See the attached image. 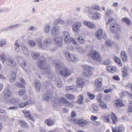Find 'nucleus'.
<instances>
[{
	"instance_id": "obj_19",
	"label": "nucleus",
	"mask_w": 132,
	"mask_h": 132,
	"mask_svg": "<svg viewBox=\"0 0 132 132\" xmlns=\"http://www.w3.org/2000/svg\"><path fill=\"white\" fill-rule=\"evenodd\" d=\"M16 59L19 63L21 64V67L24 68L26 64L24 58L21 56L18 55L16 57Z\"/></svg>"
},
{
	"instance_id": "obj_49",
	"label": "nucleus",
	"mask_w": 132,
	"mask_h": 132,
	"mask_svg": "<svg viewBox=\"0 0 132 132\" xmlns=\"http://www.w3.org/2000/svg\"><path fill=\"white\" fill-rule=\"evenodd\" d=\"M114 59L115 60V62L118 63V65L120 66L122 65V64L121 62L120 59L118 57L116 56H114Z\"/></svg>"
},
{
	"instance_id": "obj_1",
	"label": "nucleus",
	"mask_w": 132,
	"mask_h": 132,
	"mask_svg": "<svg viewBox=\"0 0 132 132\" xmlns=\"http://www.w3.org/2000/svg\"><path fill=\"white\" fill-rule=\"evenodd\" d=\"M37 65L40 68L44 70V72L43 73L44 75H47L49 78H51L50 79L56 82V85L57 87H62L63 86L62 82L58 77L53 76L51 72L50 67L46 63L44 57L42 56L39 58L38 60Z\"/></svg>"
},
{
	"instance_id": "obj_37",
	"label": "nucleus",
	"mask_w": 132,
	"mask_h": 132,
	"mask_svg": "<svg viewBox=\"0 0 132 132\" xmlns=\"http://www.w3.org/2000/svg\"><path fill=\"white\" fill-rule=\"evenodd\" d=\"M121 57L123 61H126L127 59L126 53L124 51H122L121 53Z\"/></svg>"
},
{
	"instance_id": "obj_22",
	"label": "nucleus",
	"mask_w": 132,
	"mask_h": 132,
	"mask_svg": "<svg viewBox=\"0 0 132 132\" xmlns=\"http://www.w3.org/2000/svg\"><path fill=\"white\" fill-rule=\"evenodd\" d=\"M4 96L5 97V102L6 100L11 97V95L10 89L7 87L5 88L4 91Z\"/></svg>"
},
{
	"instance_id": "obj_38",
	"label": "nucleus",
	"mask_w": 132,
	"mask_h": 132,
	"mask_svg": "<svg viewBox=\"0 0 132 132\" xmlns=\"http://www.w3.org/2000/svg\"><path fill=\"white\" fill-rule=\"evenodd\" d=\"M39 55V54L36 52H32L31 53V57L32 58L35 60H36Z\"/></svg>"
},
{
	"instance_id": "obj_15",
	"label": "nucleus",
	"mask_w": 132,
	"mask_h": 132,
	"mask_svg": "<svg viewBox=\"0 0 132 132\" xmlns=\"http://www.w3.org/2000/svg\"><path fill=\"white\" fill-rule=\"evenodd\" d=\"M21 53L25 56H29V52L27 46L25 44H22L21 45Z\"/></svg>"
},
{
	"instance_id": "obj_61",
	"label": "nucleus",
	"mask_w": 132,
	"mask_h": 132,
	"mask_svg": "<svg viewBox=\"0 0 132 132\" xmlns=\"http://www.w3.org/2000/svg\"><path fill=\"white\" fill-rule=\"evenodd\" d=\"M23 69L27 72L29 73L31 72L30 68L28 66H26V65L24 67V68Z\"/></svg>"
},
{
	"instance_id": "obj_39",
	"label": "nucleus",
	"mask_w": 132,
	"mask_h": 132,
	"mask_svg": "<svg viewBox=\"0 0 132 132\" xmlns=\"http://www.w3.org/2000/svg\"><path fill=\"white\" fill-rule=\"evenodd\" d=\"M18 122L22 127L27 128L28 127L27 123L25 121L19 120H18Z\"/></svg>"
},
{
	"instance_id": "obj_47",
	"label": "nucleus",
	"mask_w": 132,
	"mask_h": 132,
	"mask_svg": "<svg viewBox=\"0 0 132 132\" xmlns=\"http://www.w3.org/2000/svg\"><path fill=\"white\" fill-rule=\"evenodd\" d=\"M7 43L6 40L4 39H1L0 40V47H2L5 45Z\"/></svg>"
},
{
	"instance_id": "obj_41",
	"label": "nucleus",
	"mask_w": 132,
	"mask_h": 132,
	"mask_svg": "<svg viewBox=\"0 0 132 132\" xmlns=\"http://www.w3.org/2000/svg\"><path fill=\"white\" fill-rule=\"evenodd\" d=\"M90 8L92 9H93L97 11H100L101 10L100 6L97 4L93 5L90 7Z\"/></svg>"
},
{
	"instance_id": "obj_45",
	"label": "nucleus",
	"mask_w": 132,
	"mask_h": 132,
	"mask_svg": "<svg viewBox=\"0 0 132 132\" xmlns=\"http://www.w3.org/2000/svg\"><path fill=\"white\" fill-rule=\"evenodd\" d=\"M16 77V73L13 72L12 73L10 77V81L11 82H13L14 81Z\"/></svg>"
},
{
	"instance_id": "obj_60",
	"label": "nucleus",
	"mask_w": 132,
	"mask_h": 132,
	"mask_svg": "<svg viewBox=\"0 0 132 132\" xmlns=\"http://www.w3.org/2000/svg\"><path fill=\"white\" fill-rule=\"evenodd\" d=\"M100 106L102 108L104 109H106L107 108V105L105 103L101 102L100 104Z\"/></svg>"
},
{
	"instance_id": "obj_51",
	"label": "nucleus",
	"mask_w": 132,
	"mask_h": 132,
	"mask_svg": "<svg viewBox=\"0 0 132 132\" xmlns=\"http://www.w3.org/2000/svg\"><path fill=\"white\" fill-rule=\"evenodd\" d=\"M105 43L106 45L110 47L112 46L113 45L112 42L110 40H106L105 42Z\"/></svg>"
},
{
	"instance_id": "obj_33",
	"label": "nucleus",
	"mask_w": 132,
	"mask_h": 132,
	"mask_svg": "<svg viewBox=\"0 0 132 132\" xmlns=\"http://www.w3.org/2000/svg\"><path fill=\"white\" fill-rule=\"evenodd\" d=\"M51 29V26L48 24H46L44 27L43 31L45 32L48 34L50 32Z\"/></svg>"
},
{
	"instance_id": "obj_42",
	"label": "nucleus",
	"mask_w": 132,
	"mask_h": 132,
	"mask_svg": "<svg viewBox=\"0 0 132 132\" xmlns=\"http://www.w3.org/2000/svg\"><path fill=\"white\" fill-rule=\"evenodd\" d=\"M84 96L80 94L78 96L77 102L79 104H82L83 103Z\"/></svg>"
},
{
	"instance_id": "obj_57",
	"label": "nucleus",
	"mask_w": 132,
	"mask_h": 132,
	"mask_svg": "<svg viewBox=\"0 0 132 132\" xmlns=\"http://www.w3.org/2000/svg\"><path fill=\"white\" fill-rule=\"evenodd\" d=\"M23 114H24L25 117L28 118L30 115L29 114L30 111H29L24 110L22 111Z\"/></svg>"
},
{
	"instance_id": "obj_30",
	"label": "nucleus",
	"mask_w": 132,
	"mask_h": 132,
	"mask_svg": "<svg viewBox=\"0 0 132 132\" xmlns=\"http://www.w3.org/2000/svg\"><path fill=\"white\" fill-rule=\"evenodd\" d=\"M65 23V22L64 21L60 18H57L54 22V24L55 25L59 24H64Z\"/></svg>"
},
{
	"instance_id": "obj_9",
	"label": "nucleus",
	"mask_w": 132,
	"mask_h": 132,
	"mask_svg": "<svg viewBox=\"0 0 132 132\" xmlns=\"http://www.w3.org/2000/svg\"><path fill=\"white\" fill-rule=\"evenodd\" d=\"M65 55L66 59L70 62H75L78 60V57L76 55L68 52H65Z\"/></svg>"
},
{
	"instance_id": "obj_50",
	"label": "nucleus",
	"mask_w": 132,
	"mask_h": 132,
	"mask_svg": "<svg viewBox=\"0 0 132 132\" xmlns=\"http://www.w3.org/2000/svg\"><path fill=\"white\" fill-rule=\"evenodd\" d=\"M92 109L93 112L94 113H97L99 111L97 106L95 104L93 105Z\"/></svg>"
},
{
	"instance_id": "obj_32",
	"label": "nucleus",
	"mask_w": 132,
	"mask_h": 132,
	"mask_svg": "<svg viewBox=\"0 0 132 132\" xmlns=\"http://www.w3.org/2000/svg\"><path fill=\"white\" fill-rule=\"evenodd\" d=\"M6 63L8 64H10L11 66L13 67L16 65V62L11 58H9L7 59L6 61Z\"/></svg>"
},
{
	"instance_id": "obj_24",
	"label": "nucleus",
	"mask_w": 132,
	"mask_h": 132,
	"mask_svg": "<svg viewBox=\"0 0 132 132\" xmlns=\"http://www.w3.org/2000/svg\"><path fill=\"white\" fill-rule=\"evenodd\" d=\"M32 102L31 100H29L26 102H22L19 104L18 107L20 108H23L28 105L32 104Z\"/></svg>"
},
{
	"instance_id": "obj_26",
	"label": "nucleus",
	"mask_w": 132,
	"mask_h": 132,
	"mask_svg": "<svg viewBox=\"0 0 132 132\" xmlns=\"http://www.w3.org/2000/svg\"><path fill=\"white\" fill-rule=\"evenodd\" d=\"M77 86L79 88H82L84 85V80L83 78H78L77 79Z\"/></svg>"
},
{
	"instance_id": "obj_20",
	"label": "nucleus",
	"mask_w": 132,
	"mask_h": 132,
	"mask_svg": "<svg viewBox=\"0 0 132 132\" xmlns=\"http://www.w3.org/2000/svg\"><path fill=\"white\" fill-rule=\"evenodd\" d=\"M62 34L65 43L67 44L69 43L70 35L69 33L66 31H64L62 32Z\"/></svg>"
},
{
	"instance_id": "obj_34",
	"label": "nucleus",
	"mask_w": 132,
	"mask_h": 132,
	"mask_svg": "<svg viewBox=\"0 0 132 132\" xmlns=\"http://www.w3.org/2000/svg\"><path fill=\"white\" fill-rule=\"evenodd\" d=\"M115 105L116 107H120L124 106L122 101L119 99H117L115 101Z\"/></svg>"
},
{
	"instance_id": "obj_44",
	"label": "nucleus",
	"mask_w": 132,
	"mask_h": 132,
	"mask_svg": "<svg viewBox=\"0 0 132 132\" xmlns=\"http://www.w3.org/2000/svg\"><path fill=\"white\" fill-rule=\"evenodd\" d=\"M113 10L111 9H108L105 12V15L106 16H109L113 13Z\"/></svg>"
},
{
	"instance_id": "obj_21",
	"label": "nucleus",
	"mask_w": 132,
	"mask_h": 132,
	"mask_svg": "<svg viewBox=\"0 0 132 132\" xmlns=\"http://www.w3.org/2000/svg\"><path fill=\"white\" fill-rule=\"evenodd\" d=\"M59 29L57 27L54 26L53 27L52 29L51 30V33L52 35L54 37L59 36Z\"/></svg>"
},
{
	"instance_id": "obj_54",
	"label": "nucleus",
	"mask_w": 132,
	"mask_h": 132,
	"mask_svg": "<svg viewBox=\"0 0 132 132\" xmlns=\"http://www.w3.org/2000/svg\"><path fill=\"white\" fill-rule=\"evenodd\" d=\"M127 111L128 112H132V101L129 103L128 108V109Z\"/></svg>"
},
{
	"instance_id": "obj_40",
	"label": "nucleus",
	"mask_w": 132,
	"mask_h": 132,
	"mask_svg": "<svg viewBox=\"0 0 132 132\" xmlns=\"http://www.w3.org/2000/svg\"><path fill=\"white\" fill-rule=\"evenodd\" d=\"M45 123L48 126H51L54 123V120L52 119H47L45 120Z\"/></svg>"
},
{
	"instance_id": "obj_36",
	"label": "nucleus",
	"mask_w": 132,
	"mask_h": 132,
	"mask_svg": "<svg viewBox=\"0 0 132 132\" xmlns=\"http://www.w3.org/2000/svg\"><path fill=\"white\" fill-rule=\"evenodd\" d=\"M101 119L105 122H110L109 116L107 115H105L101 117Z\"/></svg>"
},
{
	"instance_id": "obj_63",
	"label": "nucleus",
	"mask_w": 132,
	"mask_h": 132,
	"mask_svg": "<svg viewBox=\"0 0 132 132\" xmlns=\"http://www.w3.org/2000/svg\"><path fill=\"white\" fill-rule=\"evenodd\" d=\"M65 105L70 107H73V104L71 103L69 101H67Z\"/></svg>"
},
{
	"instance_id": "obj_2",
	"label": "nucleus",
	"mask_w": 132,
	"mask_h": 132,
	"mask_svg": "<svg viewBox=\"0 0 132 132\" xmlns=\"http://www.w3.org/2000/svg\"><path fill=\"white\" fill-rule=\"evenodd\" d=\"M53 64L55 66L56 73L63 77L67 78L71 74V70L68 69L65 65L61 62H55Z\"/></svg>"
},
{
	"instance_id": "obj_11",
	"label": "nucleus",
	"mask_w": 132,
	"mask_h": 132,
	"mask_svg": "<svg viewBox=\"0 0 132 132\" xmlns=\"http://www.w3.org/2000/svg\"><path fill=\"white\" fill-rule=\"evenodd\" d=\"M82 26V24L80 22L77 21L72 25V29L74 32L78 33H79L80 29Z\"/></svg>"
},
{
	"instance_id": "obj_14",
	"label": "nucleus",
	"mask_w": 132,
	"mask_h": 132,
	"mask_svg": "<svg viewBox=\"0 0 132 132\" xmlns=\"http://www.w3.org/2000/svg\"><path fill=\"white\" fill-rule=\"evenodd\" d=\"M72 121L74 124H78L82 126H84L87 123L86 120L82 119L79 120L74 119L72 120Z\"/></svg>"
},
{
	"instance_id": "obj_25",
	"label": "nucleus",
	"mask_w": 132,
	"mask_h": 132,
	"mask_svg": "<svg viewBox=\"0 0 132 132\" xmlns=\"http://www.w3.org/2000/svg\"><path fill=\"white\" fill-rule=\"evenodd\" d=\"M107 69L109 72L111 73H115L118 71V68L116 67L112 66L107 67Z\"/></svg>"
},
{
	"instance_id": "obj_56",
	"label": "nucleus",
	"mask_w": 132,
	"mask_h": 132,
	"mask_svg": "<svg viewBox=\"0 0 132 132\" xmlns=\"http://www.w3.org/2000/svg\"><path fill=\"white\" fill-rule=\"evenodd\" d=\"M130 93L126 92H122L120 94V95L121 97H123L125 96L127 94H129Z\"/></svg>"
},
{
	"instance_id": "obj_10",
	"label": "nucleus",
	"mask_w": 132,
	"mask_h": 132,
	"mask_svg": "<svg viewBox=\"0 0 132 132\" xmlns=\"http://www.w3.org/2000/svg\"><path fill=\"white\" fill-rule=\"evenodd\" d=\"M67 101L64 97H60V98H59L58 97H56L54 98L53 100L54 103V105L55 107H56L61 103H63L65 105Z\"/></svg>"
},
{
	"instance_id": "obj_64",
	"label": "nucleus",
	"mask_w": 132,
	"mask_h": 132,
	"mask_svg": "<svg viewBox=\"0 0 132 132\" xmlns=\"http://www.w3.org/2000/svg\"><path fill=\"white\" fill-rule=\"evenodd\" d=\"M122 75L123 77H126L127 75V70L125 69H123L122 71Z\"/></svg>"
},
{
	"instance_id": "obj_8",
	"label": "nucleus",
	"mask_w": 132,
	"mask_h": 132,
	"mask_svg": "<svg viewBox=\"0 0 132 132\" xmlns=\"http://www.w3.org/2000/svg\"><path fill=\"white\" fill-rule=\"evenodd\" d=\"M111 32L113 34L119 33L121 32L120 26L117 23H112L110 27Z\"/></svg>"
},
{
	"instance_id": "obj_6",
	"label": "nucleus",
	"mask_w": 132,
	"mask_h": 132,
	"mask_svg": "<svg viewBox=\"0 0 132 132\" xmlns=\"http://www.w3.org/2000/svg\"><path fill=\"white\" fill-rule=\"evenodd\" d=\"M81 67L84 70L85 76L90 77L92 74V70L94 69V68L87 65H82Z\"/></svg>"
},
{
	"instance_id": "obj_23",
	"label": "nucleus",
	"mask_w": 132,
	"mask_h": 132,
	"mask_svg": "<svg viewBox=\"0 0 132 132\" xmlns=\"http://www.w3.org/2000/svg\"><path fill=\"white\" fill-rule=\"evenodd\" d=\"M34 88L37 91L39 92L41 88V84L39 81L36 80L34 81Z\"/></svg>"
},
{
	"instance_id": "obj_53",
	"label": "nucleus",
	"mask_w": 132,
	"mask_h": 132,
	"mask_svg": "<svg viewBox=\"0 0 132 132\" xmlns=\"http://www.w3.org/2000/svg\"><path fill=\"white\" fill-rule=\"evenodd\" d=\"M122 21L125 22L127 24L129 25L130 24V20L127 18H123L122 19Z\"/></svg>"
},
{
	"instance_id": "obj_62",
	"label": "nucleus",
	"mask_w": 132,
	"mask_h": 132,
	"mask_svg": "<svg viewBox=\"0 0 132 132\" xmlns=\"http://www.w3.org/2000/svg\"><path fill=\"white\" fill-rule=\"evenodd\" d=\"M110 60L108 59L106 60L105 61L103 62V63L104 64L106 65H108L110 64Z\"/></svg>"
},
{
	"instance_id": "obj_58",
	"label": "nucleus",
	"mask_w": 132,
	"mask_h": 132,
	"mask_svg": "<svg viewBox=\"0 0 132 132\" xmlns=\"http://www.w3.org/2000/svg\"><path fill=\"white\" fill-rule=\"evenodd\" d=\"M20 26V25L19 24H16L11 25L8 27V28L10 29L11 28H14Z\"/></svg>"
},
{
	"instance_id": "obj_29",
	"label": "nucleus",
	"mask_w": 132,
	"mask_h": 132,
	"mask_svg": "<svg viewBox=\"0 0 132 132\" xmlns=\"http://www.w3.org/2000/svg\"><path fill=\"white\" fill-rule=\"evenodd\" d=\"M113 132H124L125 129L123 127L120 126L118 127H112Z\"/></svg>"
},
{
	"instance_id": "obj_5",
	"label": "nucleus",
	"mask_w": 132,
	"mask_h": 132,
	"mask_svg": "<svg viewBox=\"0 0 132 132\" xmlns=\"http://www.w3.org/2000/svg\"><path fill=\"white\" fill-rule=\"evenodd\" d=\"M86 11H84V12H88L89 14L88 15L89 17L93 20H97L100 19L101 17L100 13L97 12H93L89 10V6L86 7L85 8Z\"/></svg>"
},
{
	"instance_id": "obj_46",
	"label": "nucleus",
	"mask_w": 132,
	"mask_h": 132,
	"mask_svg": "<svg viewBox=\"0 0 132 132\" xmlns=\"http://www.w3.org/2000/svg\"><path fill=\"white\" fill-rule=\"evenodd\" d=\"M77 40L81 44H84L85 42V39L81 36H78Z\"/></svg>"
},
{
	"instance_id": "obj_12",
	"label": "nucleus",
	"mask_w": 132,
	"mask_h": 132,
	"mask_svg": "<svg viewBox=\"0 0 132 132\" xmlns=\"http://www.w3.org/2000/svg\"><path fill=\"white\" fill-rule=\"evenodd\" d=\"M102 79L99 78L96 79L95 81V84L96 87V91H101L103 90V88H102Z\"/></svg>"
},
{
	"instance_id": "obj_31",
	"label": "nucleus",
	"mask_w": 132,
	"mask_h": 132,
	"mask_svg": "<svg viewBox=\"0 0 132 132\" xmlns=\"http://www.w3.org/2000/svg\"><path fill=\"white\" fill-rule=\"evenodd\" d=\"M19 80L21 82H17L15 83V85L18 87L23 88L24 87V84L25 83V80L22 78H20Z\"/></svg>"
},
{
	"instance_id": "obj_7",
	"label": "nucleus",
	"mask_w": 132,
	"mask_h": 132,
	"mask_svg": "<svg viewBox=\"0 0 132 132\" xmlns=\"http://www.w3.org/2000/svg\"><path fill=\"white\" fill-rule=\"evenodd\" d=\"M95 35L97 39L98 40H101L102 38L105 39L106 38V33L103 31L102 28H100L95 32Z\"/></svg>"
},
{
	"instance_id": "obj_59",
	"label": "nucleus",
	"mask_w": 132,
	"mask_h": 132,
	"mask_svg": "<svg viewBox=\"0 0 132 132\" xmlns=\"http://www.w3.org/2000/svg\"><path fill=\"white\" fill-rule=\"evenodd\" d=\"M87 94L88 96V98L90 99H93L95 98V95L93 94H91L90 93H87Z\"/></svg>"
},
{
	"instance_id": "obj_4",
	"label": "nucleus",
	"mask_w": 132,
	"mask_h": 132,
	"mask_svg": "<svg viewBox=\"0 0 132 132\" xmlns=\"http://www.w3.org/2000/svg\"><path fill=\"white\" fill-rule=\"evenodd\" d=\"M88 56L96 61L99 62L102 60L101 55L98 52L95 50H91Z\"/></svg>"
},
{
	"instance_id": "obj_35",
	"label": "nucleus",
	"mask_w": 132,
	"mask_h": 132,
	"mask_svg": "<svg viewBox=\"0 0 132 132\" xmlns=\"http://www.w3.org/2000/svg\"><path fill=\"white\" fill-rule=\"evenodd\" d=\"M0 59L3 64L4 63L5 61H6L7 57L4 53H1L0 54Z\"/></svg>"
},
{
	"instance_id": "obj_27",
	"label": "nucleus",
	"mask_w": 132,
	"mask_h": 132,
	"mask_svg": "<svg viewBox=\"0 0 132 132\" xmlns=\"http://www.w3.org/2000/svg\"><path fill=\"white\" fill-rule=\"evenodd\" d=\"M111 119L112 120V123L115 124L117 123L119 121L115 113L112 112L110 114Z\"/></svg>"
},
{
	"instance_id": "obj_55",
	"label": "nucleus",
	"mask_w": 132,
	"mask_h": 132,
	"mask_svg": "<svg viewBox=\"0 0 132 132\" xmlns=\"http://www.w3.org/2000/svg\"><path fill=\"white\" fill-rule=\"evenodd\" d=\"M69 42L70 41L72 43L75 45H78V43L76 41L75 39L72 37H70L69 39Z\"/></svg>"
},
{
	"instance_id": "obj_3",
	"label": "nucleus",
	"mask_w": 132,
	"mask_h": 132,
	"mask_svg": "<svg viewBox=\"0 0 132 132\" xmlns=\"http://www.w3.org/2000/svg\"><path fill=\"white\" fill-rule=\"evenodd\" d=\"M37 42L38 47L42 50H46L47 49L48 44L52 42V39L49 38L44 40L43 44L42 42V39L41 38H37L36 40Z\"/></svg>"
},
{
	"instance_id": "obj_43",
	"label": "nucleus",
	"mask_w": 132,
	"mask_h": 132,
	"mask_svg": "<svg viewBox=\"0 0 132 132\" xmlns=\"http://www.w3.org/2000/svg\"><path fill=\"white\" fill-rule=\"evenodd\" d=\"M76 50L80 54H82L85 52L83 47L79 46H77L76 47Z\"/></svg>"
},
{
	"instance_id": "obj_17",
	"label": "nucleus",
	"mask_w": 132,
	"mask_h": 132,
	"mask_svg": "<svg viewBox=\"0 0 132 132\" xmlns=\"http://www.w3.org/2000/svg\"><path fill=\"white\" fill-rule=\"evenodd\" d=\"M20 99L19 98H12L11 99H7L6 100V102L8 103L10 102L11 104L15 105L19 104Z\"/></svg>"
},
{
	"instance_id": "obj_52",
	"label": "nucleus",
	"mask_w": 132,
	"mask_h": 132,
	"mask_svg": "<svg viewBox=\"0 0 132 132\" xmlns=\"http://www.w3.org/2000/svg\"><path fill=\"white\" fill-rule=\"evenodd\" d=\"M29 45L31 47H34L36 43L33 40H29L28 42Z\"/></svg>"
},
{
	"instance_id": "obj_28",
	"label": "nucleus",
	"mask_w": 132,
	"mask_h": 132,
	"mask_svg": "<svg viewBox=\"0 0 132 132\" xmlns=\"http://www.w3.org/2000/svg\"><path fill=\"white\" fill-rule=\"evenodd\" d=\"M15 45L16 46L14 47V49L16 52L17 53H20L21 51L19 49V47L20 46V40L19 39L17 40L15 44Z\"/></svg>"
},
{
	"instance_id": "obj_48",
	"label": "nucleus",
	"mask_w": 132,
	"mask_h": 132,
	"mask_svg": "<svg viewBox=\"0 0 132 132\" xmlns=\"http://www.w3.org/2000/svg\"><path fill=\"white\" fill-rule=\"evenodd\" d=\"M65 96L67 99L69 100H72L74 99L75 96L70 94H68L65 95Z\"/></svg>"
},
{
	"instance_id": "obj_18",
	"label": "nucleus",
	"mask_w": 132,
	"mask_h": 132,
	"mask_svg": "<svg viewBox=\"0 0 132 132\" xmlns=\"http://www.w3.org/2000/svg\"><path fill=\"white\" fill-rule=\"evenodd\" d=\"M83 24L88 28L93 29L96 27V25L93 22L87 21H85L83 22Z\"/></svg>"
},
{
	"instance_id": "obj_13",
	"label": "nucleus",
	"mask_w": 132,
	"mask_h": 132,
	"mask_svg": "<svg viewBox=\"0 0 132 132\" xmlns=\"http://www.w3.org/2000/svg\"><path fill=\"white\" fill-rule=\"evenodd\" d=\"M54 44L58 46H61L62 45V38L60 36L55 37V38L53 40Z\"/></svg>"
},
{
	"instance_id": "obj_16",
	"label": "nucleus",
	"mask_w": 132,
	"mask_h": 132,
	"mask_svg": "<svg viewBox=\"0 0 132 132\" xmlns=\"http://www.w3.org/2000/svg\"><path fill=\"white\" fill-rule=\"evenodd\" d=\"M53 96V92L50 90L48 91L47 93L45 94L43 97V99L45 101H49Z\"/></svg>"
}]
</instances>
